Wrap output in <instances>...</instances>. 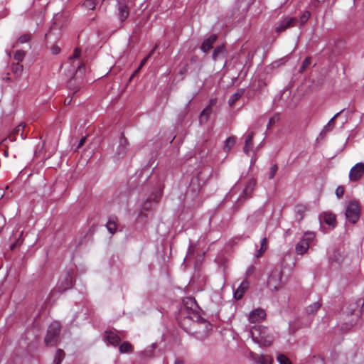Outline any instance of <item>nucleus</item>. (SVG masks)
<instances>
[{"mask_svg":"<svg viewBox=\"0 0 364 364\" xmlns=\"http://www.w3.org/2000/svg\"><path fill=\"white\" fill-rule=\"evenodd\" d=\"M267 240L266 237H263L260 242V249H262L265 251L267 250Z\"/></svg>","mask_w":364,"mask_h":364,"instance_id":"09e8293b","label":"nucleus"},{"mask_svg":"<svg viewBox=\"0 0 364 364\" xmlns=\"http://www.w3.org/2000/svg\"><path fill=\"white\" fill-rule=\"evenodd\" d=\"M258 364H271L272 359L269 356L261 355L257 360Z\"/></svg>","mask_w":364,"mask_h":364,"instance_id":"473e14b6","label":"nucleus"},{"mask_svg":"<svg viewBox=\"0 0 364 364\" xmlns=\"http://www.w3.org/2000/svg\"><path fill=\"white\" fill-rule=\"evenodd\" d=\"M165 275H166V277L167 278H168V277H169V273H165Z\"/></svg>","mask_w":364,"mask_h":364,"instance_id":"bf43d9fd","label":"nucleus"},{"mask_svg":"<svg viewBox=\"0 0 364 364\" xmlns=\"http://www.w3.org/2000/svg\"><path fill=\"white\" fill-rule=\"evenodd\" d=\"M257 181L255 178H251L247 183L241 197L244 198H250L256 186Z\"/></svg>","mask_w":364,"mask_h":364,"instance_id":"f3484780","label":"nucleus"},{"mask_svg":"<svg viewBox=\"0 0 364 364\" xmlns=\"http://www.w3.org/2000/svg\"><path fill=\"white\" fill-rule=\"evenodd\" d=\"M121 336L115 331H105V340L110 345L116 347L119 345L121 342Z\"/></svg>","mask_w":364,"mask_h":364,"instance_id":"9b49d317","label":"nucleus"},{"mask_svg":"<svg viewBox=\"0 0 364 364\" xmlns=\"http://www.w3.org/2000/svg\"><path fill=\"white\" fill-rule=\"evenodd\" d=\"M4 191L1 189H0V199L4 196Z\"/></svg>","mask_w":364,"mask_h":364,"instance_id":"13d9d810","label":"nucleus"},{"mask_svg":"<svg viewBox=\"0 0 364 364\" xmlns=\"http://www.w3.org/2000/svg\"><path fill=\"white\" fill-rule=\"evenodd\" d=\"M60 332V324L58 321H53L49 326L45 338V343L48 346H54L58 344Z\"/></svg>","mask_w":364,"mask_h":364,"instance_id":"7ed1b4c3","label":"nucleus"},{"mask_svg":"<svg viewBox=\"0 0 364 364\" xmlns=\"http://www.w3.org/2000/svg\"><path fill=\"white\" fill-rule=\"evenodd\" d=\"M71 100H72V99H71V98H70V99H69V100H68V99H66V100H65V103L66 105H70V104L71 103Z\"/></svg>","mask_w":364,"mask_h":364,"instance_id":"4d7b16f0","label":"nucleus"},{"mask_svg":"<svg viewBox=\"0 0 364 364\" xmlns=\"http://www.w3.org/2000/svg\"><path fill=\"white\" fill-rule=\"evenodd\" d=\"M12 70L15 73V74L18 75L22 72L23 65H20L18 62L16 64L13 65Z\"/></svg>","mask_w":364,"mask_h":364,"instance_id":"79ce46f5","label":"nucleus"},{"mask_svg":"<svg viewBox=\"0 0 364 364\" xmlns=\"http://www.w3.org/2000/svg\"><path fill=\"white\" fill-rule=\"evenodd\" d=\"M321 306V304L319 301L314 302L313 304L309 305L307 307L306 311L308 314H314L317 311L318 309H320Z\"/></svg>","mask_w":364,"mask_h":364,"instance_id":"7c9ffc66","label":"nucleus"},{"mask_svg":"<svg viewBox=\"0 0 364 364\" xmlns=\"http://www.w3.org/2000/svg\"><path fill=\"white\" fill-rule=\"evenodd\" d=\"M360 213V207L358 201L355 200H350L346 210V217L349 222L355 224L359 219Z\"/></svg>","mask_w":364,"mask_h":364,"instance_id":"39448f33","label":"nucleus"},{"mask_svg":"<svg viewBox=\"0 0 364 364\" xmlns=\"http://www.w3.org/2000/svg\"><path fill=\"white\" fill-rule=\"evenodd\" d=\"M266 317V313L262 309L258 308L252 311L248 320L250 323H257L263 321Z\"/></svg>","mask_w":364,"mask_h":364,"instance_id":"f8f14e48","label":"nucleus"},{"mask_svg":"<svg viewBox=\"0 0 364 364\" xmlns=\"http://www.w3.org/2000/svg\"><path fill=\"white\" fill-rule=\"evenodd\" d=\"M85 139H85V137H82V138L80 140L79 144H78V146H77V147H78V148H80L81 146H82V145L84 144V143H85Z\"/></svg>","mask_w":364,"mask_h":364,"instance_id":"5fc2aeb1","label":"nucleus"},{"mask_svg":"<svg viewBox=\"0 0 364 364\" xmlns=\"http://www.w3.org/2000/svg\"><path fill=\"white\" fill-rule=\"evenodd\" d=\"M264 252H265V251H264V250H262V249H260V248H259V250H258L256 252V253H255V257H260L263 255V253H264Z\"/></svg>","mask_w":364,"mask_h":364,"instance_id":"603ef678","label":"nucleus"},{"mask_svg":"<svg viewBox=\"0 0 364 364\" xmlns=\"http://www.w3.org/2000/svg\"><path fill=\"white\" fill-rule=\"evenodd\" d=\"M117 4L119 18L121 21H124L127 19L129 14L128 7L122 0H117Z\"/></svg>","mask_w":364,"mask_h":364,"instance_id":"ddd939ff","label":"nucleus"},{"mask_svg":"<svg viewBox=\"0 0 364 364\" xmlns=\"http://www.w3.org/2000/svg\"><path fill=\"white\" fill-rule=\"evenodd\" d=\"M174 364H185V363L183 360L178 358L175 360Z\"/></svg>","mask_w":364,"mask_h":364,"instance_id":"6e6d98bb","label":"nucleus"},{"mask_svg":"<svg viewBox=\"0 0 364 364\" xmlns=\"http://www.w3.org/2000/svg\"><path fill=\"white\" fill-rule=\"evenodd\" d=\"M73 272L68 271L58 281L56 288L59 292H64L73 287Z\"/></svg>","mask_w":364,"mask_h":364,"instance_id":"423d86ee","label":"nucleus"},{"mask_svg":"<svg viewBox=\"0 0 364 364\" xmlns=\"http://www.w3.org/2000/svg\"><path fill=\"white\" fill-rule=\"evenodd\" d=\"M282 271L279 268H274L267 279L268 287L274 291H277L282 287Z\"/></svg>","mask_w":364,"mask_h":364,"instance_id":"20e7f679","label":"nucleus"},{"mask_svg":"<svg viewBox=\"0 0 364 364\" xmlns=\"http://www.w3.org/2000/svg\"><path fill=\"white\" fill-rule=\"evenodd\" d=\"M117 218L115 216H112L109 218L106 228L109 233L114 234L117 230Z\"/></svg>","mask_w":364,"mask_h":364,"instance_id":"b1692460","label":"nucleus"},{"mask_svg":"<svg viewBox=\"0 0 364 364\" xmlns=\"http://www.w3.org/2000/svg\"><path fill=\"white\" fill-rule=\"evenodd\" d=\"M306 210V207L304 205H297L295 207V218L298 222H301L304 219Z\"/></svg>","mask_w":364,"mask_h":364,"instance_id":"412c9836","label":"nucleus"},{"mask_svg":"<svg viewBox=\"0 0 364 364\" xmlns=\"http://www.w3.org/2000/svg\"><path fill=\"white\" fill-rule=\"evenodd\" d=\"M244 89H238L234 94H232L228 100V105L232 107L236 101H237L244 94Z\"/></svg>","mask_w":364,"mask_h":364,"instance_id":"5701e85b","label":"nucleus"},{"mask_svg":"<svg viewBox=\"0 0 364 364\" xmlns=\"http://www.w3.org/2000/svg\"><path fill=\"white\" fill-rule=\"evenodd\" d=\"M364 174V164L357 163L353 166L349 172V179L351 181H357L362 178Z\"/></svg>","mask_w":364,"mask_h":364,"instance_id":"1a4fd4ad","label":"nucleus"},{"mask_svg":"<svg viewBox=\"0 0 364 364\" xmlns=\"http://www.w3.org/2000/svg\"><path fill=\"white\" fill-rule=\"evenodd\" d=\"M277 170H278V167H277V164L272 165L270 168L268 178L269 179H272L274 177Z\"/></svg>","mask_w":364,"mask_h":364,"instance_id":"a19ab883","label":"nucleus"},{"mask_svg":"<svg viewBox=\"0 0 364 364\" xmlns=\"http://www.w3.org/2000/svg\"><path fill=\"white\" fill-rule=\"evenodd\" d=\"M315 234L314 232H306L303 237L301 239L304 242H306V243L309 245L310 243L314 240Z\"/></svg>","mask_w":364,"mask_h":364,"instance_id":"72a5a7b5","label":"nucleus"},{"mask_svg":"<svg viewBox=\"0 0 364 364\" xmlns=\"http://www.w3.org/2000/svg\"><path fill=\"white\" fill-rule=\"evenodd\" d=\"M251 336L253 341L261 346H269L274 340L269 328L260 325L252 327Z\"/></svg>","mask_w":364,"mask_h":364,"instance_id":"f03ea898","label":"nucleus"},{"mask_svg":"<svg viewBox=\"0 0 364 364\" xmlns=\"http://www.w3.org/2000/svg\"><path fill=\"white\" fill-rule=\"evenodd\" d=\"M310 12L309 11H305L302 15L300 17V23L301 25H304V23H306V21L309 20V18H310Z\"/></svg>","mask_w":364,"mask_h":364,"instance_id":"58836bf2","label":"nucleus"},{"mask_svg":"<svg viewBox=\"0 0 364 364\" xmlns=\"http://www.w3.org/2000/svg\"><path fill=\"white\" fill-rule=\"evenodd\" d=\"M359 316L360 314L358 313H352L350 316H348L347 318L345 319V322L341 325V329L345 332L351 330L353 327L355 325Z\"/></svg>","mask_w":364,"mask_h":364,"instance_id":"9d476101","label":"nucleus"},{"mask_svg":"<svg viewBox=\"0 0 364 364\" xmlns=\"http://www.w3.org/2000/svg\"><path fill=\"white\" fill-rule=\"evenodd\" d=\"M277 361L279 364H291V360L284 354H279L277 355Z\"/></svg>","mask_w":364,"mask_h":364,"instance_id":"f704fd0d","label":"nucleus"},{"mask_svg":"<svg viewBox=\"0 0 364 364\" xmlns=\"http://www.w3.org/2000/svg\"><path fill=\"white\" fill-rule=\"evenodd\" d=\"M235 144V138L234 136H229L225 141V145L223 147L224 151L226 152L230 151Z\"/></svg>","mask_w":364,"mask_h":364,"instance_id":"a878e982","label":"nucleus"},{"mask_svg":"<svg viewBox=\"0 0 364 364\" xmlns=\"http://www.w3.org/2000/svg\"><path fill=\"white\" fill-rule=\"evenodd\" d=\"M344 193V188L343 186H338L336 189V195L338 198H341L343 196Z\"/></svg>","mask_w":364,"mask_h":364,"instance_id":"a18cd8bd","label":"nucleus"},{"mask_svg":"<svg viewBox=\"0 0 364 364\" xmlns=\"http://www.w3.org/2000/svg\"><path fill=\"white\" fill-rule=\"evenodd\" d=\"M309 248V245L306 243V242H304L302 240H301L295 247V251L296 254L303 255L304 253H306Z\"/></svg>","mask_w":364,"mask_h":364,"instance_id":"4be33fe9","label":"nucleus"},{"mask_svg":"<svg viewBox=\"0 0 364 364\" xmlns=\"http://www.w3.org/2000/svg\"><path fill=\"white\" fill-rule=\"evenodd\" d=\"M156 348L157 343H153L148 348L141 352V358L145 360L151 358Z\"/></svg>","mask_w":364,"mask_h":364,"instance_id":"6ab92c4d","label":"nucleus"},{"mask_svg":"<svg viewBox=\"0 0 364 364\" xmlns=\"http://www.w3.org/2000/svg\"><path fill=\"white\" fill-rule=\"evenodd\" d=\"M30 39H31L30 35L25 34V35H22L21 36H20L18 38V42L21 43H25L28 42L30 41Z\"/></svg>","mask_w":364,"mask_h":364,"instance_id":"c03bdc74","label":"nucleus"},{"mask_svg":"<svg viewBox=\"0 0 364 364\" xmlns=\"http://www.w3.org/2000/svg\"><path fill=\"white\" fill-rule=\"evenodd\" d=\"M60 48L58 46L54 45L52 46L51 52L53 54L57 55L60 53Z\"/></svg>","mask_w":364,"mask_h":364,"instance_id":"8fccbe9b","label":"nucleus"},{"mask_svg":"<svg viewBox=\"0 0 364 364\" xmlns=\"http://www.w3.org/2000/svg\"><path fill=\"white\" fill-rule=\"evenodd\" d=\"M296 21L297 19L295 17L286 16L283 18L275 27V31L278 33H282L286 29L295 26Z\"/></svg>","mask_w":364,"mask_h":364,"instance_id":"6e6552de","label":"nucleus"},{"mask_svg":"<svg viewBox=\"0 0 364 364\" xmlns=\"http://www.w3.org/2000/svg\"><path fill=\"white\" fill-rule=\"evenodd\" d=\"M310 64H311V58L309 57H306L302 63L300 73L304 72L310 65Z\"/></svg>","mask_w":364,"mask_h":364,"instance_id":"ea45409f","label":"nucleus"},{"mask_svg":"<svg viewBox=\"0 0 364 364\" xmlns=\"http://www.w3.org/2000/svg\"><path fill=\"white\" fill-rule=\"evenodd\" d=\"M218 36L215 34L210 35L208 38L203 41L200 46V50L203 53H207L213 48V44L216 41Z\"/></svg>","mask_w":364,"mask_h":364,"instance_id":"dca6fc26","label":"nucleus"},{"mask_svg":"<svg viewBox=\"0 0 364 364\" xmlns=\"http://www.w3.org/2000/svg\"><path fill=\"white\" fill-rule=\"evenodd\" d=\"M132 350V345L129 342H124L119 346V350L121 353H125Z\"/></svg>","mask_w":364,"mask_h":364,"instance_id":"2f4dec72","label":"nucleus"},{"mask_svg":"<svg viewBox=\"0 0 364 364\" xmlns=\"http://www.w3.org/2000/svg\"><path fill=\"white\" fill-rule=\"evenodd\" d=\"M81 66H82V65H79V66H78V68H78V70H80V69H81Z\"/></svg>","mask_w":364,"mask_h":364,"instance_id":"052dcab7","label":"nucleus"},{"mask_svg":"<svg viewBox=\"0 0 364 364\" xmlns=\"http://www.w3.org/2000/svg\"><path fill=\"white\" fill-rule=\"evenodd\" d=\"M80 55V50L78 48H75L73 54L70 57V60H75L79 58Z\"/></svg>","mask_w":364,"mask_h":364,"instance_id":"49530a36","label":"nucleus"},{"mask_svg":"<svg viewBox=\"0 0 364 364\" xmlns=\"http://www.w3.org/2000/svg\"><path fill=\"white\" fill-rule=\"evenodd\" d=\"M65 355V353L61 349H58L56 350L55 358H54V363L55 364H60L62 362V360Z\"/></svg>","mask_w":364,"mask_h":364,"instance_id":"c756f323","label":"nucleus"},{"mask_svg":"<svg viewBox=\"0 0 364 364\" xmlns=\"http://www.w3.org/2000/svg\"><path fill=\"white\" fill-rule=\"evenodd\" d=\"M225 53L226 49L225 45H220L214 49L212 55V58L214 61H216L217 60L221 58H225Z\"/></svg>","mask_w":364,"mask_h":364,"instance_id":"a211bd4d","label":"nucleus"},{"mask_svg":"<svg viewBox=\"0 0 364 364\" xmlns=\"http://www.w3.org/2000/svg\"><path fill=\"white\" fill-rule=\"evenodd\" d=\"M343 112L341 110L339 112L336 113L328 122L327 125L323 129V132H328L331 131L334 126V119Z\"/></svg>","mask_w":364,"mask_h":364,"instance_id":"c85d7f7f","label":"nucleus"},{"mask_svg":"<svg viewBox=\"0 0 364 364\" xmlns=\"http://www.w3.org/2000/svg\"><path fill=\"white\" fill-rule=\"evenodd\" d=\"M255 271V267L254 265H250L246 272H245V277H250Z\"/></svg>","mask_w":364,"mask_h":364,"instance_id":"37998d69","label":"nucleus"},{"mask_svg":"<svg viewBox=\"0 0 364 364\" xmlns=\"http://www.w3.org/2000/svg\"><path fill=\"white\" fill-rule=\"evenodd\" d=\"M198 309V306L193 298H186L179 310L178 323L186 329V325L188 324L189 331L193 333L206 336L212 330V325L200 316Z\"/></svg>","mask_w":364,"mask_h":364,"instance_id":"f257e3e1","label":"nucleus"},{"mask_svg":"<svg viewBox=\"0 0 364 364\" xmlns=\"http://www.w3.org/2000/svg\"><path fill=\"white\" fill-rule=\"evenodd\" d=\"M249 285L250 284L247 280L242 281L237 289L234 291V298L237 300L241 299L243 297L245 292L248 289Z\"/></svg>","mask_w":364,"mask_h":364,"instance_id":"4468645a","label":"nucleus"},{"mask_svg":"<svg viewBox=\"0 0 364 364\" xmlns=\"http://www.w3.org/2000/svg\"><path fill=\"white\" fill-rule=\"evenodd\" d=\"M157 196H154V198L150 196L142 203L141 206V213L142 214L144 211H149V210H152L153 207L157 205Z\"/></svg>","mask_w":364,"mask_h":364,"instance_id":"2eb2a0df","label":"nucleus"},{"mask_svg":"<svg viewBox=\"0 0 364 364\" xmlns=\"http://www.w3.org/2000/svg\"><path fill=\"white\" fill-rule=\"evenodd\" d=\"M323 221L328 225L335 226L336 216L331 213H326L323 217Z\"/></svg>","mask_w":364,"mask_h":364,"instance_id":"bb28decb","label":"nucleus"},{"mask_svg":"<svg viewBox=\"0 0 364 364\" xmlns=\"http://www.w3.org/2000/svg\"><path fill=\"white\" fill-rule=\"evenodd\" d=\"M253 136H254V133L252 132L247 136V137L245 139V146L243 148V151L247 155L250 154V152L252 151V147H253V141H252Z\"/></svg>","mask_w":364,"mask_h":364,"instance_id":"aec40b11","label":"nucleus"},{"mask_svg":"<svg viewBox=\"0 0 364 364\" xmlns=\"http://www.w3.org/2000/svg\"><path fill=\"white\" fill-rule=\"evenodd\" d=\"M275 118L274 117H272L269 119V123L267 124V128H269L270 126H272V124H274L275 123Z\"/></svg>","mask_w":364,"mask_h":364,"instance_id":"864d4df0","label":"nucleus"},{"mask_svg":"<svg viewBox=\"0 0 364 364\" xmlns=\"http://www.w3.org/2000/svg\"><path fill=\"white\" fill-rule=\"evenodd\" d=\"M80 55V50L78 48H75L73 54L70 57V60H75L79 58Z\"/></svg>","mask_w":364,"mask_h":364,"instance_id":"de8ad7c7","label":"nucleus"},{"mask_svg":"<svg viewBox=\"0 0 364 364\" xmlns=\"http://www.w3.org/2000/svg\"><path fill=\"white\" fill-rule=\"evenodd\" d=\"M217 103L216 99H211L209 102V105L207 107H210V109L213 108V106H215Z\"/></svg>","mask_w":364,"mask_h":364,"instance_id":"3c124183","label":"nucleus"},{"mask_svg":"<svg viewBox=\"0 0 364 364\" xmlns=\"http://www.w3.org/2000/svg\"><path fill=\"white\" fill-rule=\"evenodd\" d=\"M23 129H24V125L22 124H20L14 129L12 134L14 136L20 134L21 139H25L26 138V136H25L23 134Z\"/></svg>","mask_w":364,"mask_h":364,"instance_id":"cd10ccee","label":"nucleus"},{"mask_svg":"<svg viewBox=\"0 0 364 364\" xmlns=\"http://www.w3.org/2000/svg\"><path fill=\"white\" fill-rule=\"evenodd\" d=\"M82 5L87 9L93 10L95 8L96 2L95 0H85Z\"/></svg>","mask_w":364,"mask_h":364,"instance_id":"e433bc0d","label":"nucleus"},{"mask_svg":"<svg viewBox=\"0 0 364 364\" xmlns=\"http://www.w3.org/2000/svg\"><path fill=\"white\" fill-rule=\"evenodd\" d=\"M129 149V143L127 139L124 137V134H121V137L119 139V145L117 147L114 159V160L119 161V159L124 158Z\"/></svg>","mask_w":364,"mask_h":364,"instance_id":"0eeeda50","label":"nucleus"},{"mask_svg":"<svg viewBox=\"0 0 364 364\" xmlns=\"http://www.w3.org/2000/svg\"><path fill=\"white\" fill-rule=\"evenodd\" d=\"M151 53H149L147 56L144 57L142 60L141 61V63L139 65V66L137 68L136 70H135V71L133 73V74L131 75L130 77V79L129 80H132L133 78V77L140 70V69L144 66V65L147 62L149 58L150 57Z\"/></svg>","mask_w":364,"mask_h":364,"instance_id":"c9c22d12","label":"nucleus"},{"mask_svg":"<svg viewBox=\"0 0 364 364\" xmlns=\"http://www.w3.org/2000/svg\"><path fill=\"white\" fill-rule=\"evenodd\" d=\"M25 56V52L23 50H16L14 54V58L18 63L22 61Z\"/></svg>","mask_w":364,"mask_h":364,"instance_id":"4c0bfd02","label":"nucleus"},{"mask_svg":"<svg viewBox=\"0 0 364 364\" xmlns=\"http://www.w3.org/2000/svg\"><path fill=\"white\" fill-rule=\"evenodd\" d=\"M212 112V109L210 107H206L203 109L200 114V123L206 122Z\"/></svg>","mask_w":364,"mask_h":364,"instance_id":"393cba45","label":"nucleus"}]
</instances>
